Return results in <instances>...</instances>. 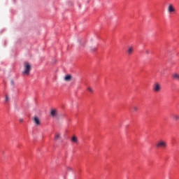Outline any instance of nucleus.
I'll list each match as a JSON object with an SVG mask.
<instances>
[{"label":"nucleus","instance_id":"2eb2a0df","mask_svg":"<svg viewBox=\"0 0 179 179\" xmlns=\"http://www.w3.org/2000/svg\"><path fill=\"white\" fill-rule=\"evenodd\" d=\"M90 50H91V51H96V50H97V48L91 47Z\"/></svg>","mask_w":179,"mask_h":179},{"label":"nucleus","instance_id":"39448f33","mask_svg":"<svg viewBox=\"0 0 179 179\" xmlns=\"http://www.w3.org/2000/svg\"><path fill=\"white\" fill-rule=\"evenodd\" d=\"M34 122H35V124L36 125H41V122H40V119L38 118V117L35 116L34 118Z\"/></svg>","mask_w":179,"mask_h":179},{"label":"nucleus","instance_id":"0eeeda50","mask_svg":"<svg viewBox=\"0 0 179 179\" xmlns=\"http://www.w3.org/2000/svg\"><path fill=\"white\" fill-rule=\"evenodd\" d=\"M64 80H66V82H71L72 80V76L71 75L66 76L64 78Z\"/></svg>","mask_w":179,"mask_h":179},{"label":"nucleus","instance_id":"9d476101","mask_svg":"<svg viewBox=\"0 0 179 179\" xmlns=\"http://www.w3.org/2000/svg\"><path fill=\"white\" fill-rule=\"evenodd\" d=\"M50 115H52V117H55V115H57V110L52 109L50 112Z\"/></svg>","mask_w":179,"mask_h":179},{"label":"nucleus","instance_id":"9b49d317","mask_svg":"<svg viewBox=\"0 0 179 179\" xmlns=\"http://www.w3.org/2000/svg\"><path fill=\"white\" fill-rule=\"evenodd\" d=\"M71 142H73V143H78V138L73 136L71 138Z\"/></svg>","mask_w":179,"mask_h":179},{"label":"nucleus","instance_id":"ddd939ff","mask_svg":"<svg viewBox=\"0 0 179 179\" xmlns=\"http://www.w3.org/2000/svg\"><path fill=\"white\" fill-rule=\"evenodd\" d=\"M173 120H174L175 121H178V120H179V116H178V115H173Z\"/></svg>","mask_w":179,"mask_h":179},{"label":"nucleus","instance_id":"dca6fc26","mask_svg":"<svg viewBox=\"0 0 179 179\" xmlns=\"http://www.w3.org/2000/svg\"><path fill=\"white\" fill-rule=\"evenodd\" d=\"M6 101H9V96L8 95H6Z\"/></svg>","mask_w":179,"mask_h":179},{"label":"nucleus","instance_id":"6ab92c4d","mask_svg":"<svg viewBox=\"0 0 179 179\" xmlns=\"http://www.w3.org/2000/svg\"><path fill=\"white\" fill-rule=\"evenodd\" d=\"M11 83H12V85H13V80H11Z\"/></svg>","mask_w":179,"mask_h":179},{"label":"nucleus","instance_id":"423d86ee","mask_svg":"<svg viewBox=\"0 0 179 179\" xmlns=\"http://www.w3.org/2000/svg\"><path fill=\"white\" fill-rule=\"evenodd\" d=\"M172 78L174 80L179 82V74L178 73H174L172 74Z\"/></svg>","mask_w":179,"mask_h":179},{"label":"nucleus","instance_id":"aec40b11","mask_svg":"<svg viewBox=\"0 0 179 179\" xmlns=\"http://www.w3.org/2000/svg\"><path fill=\"white\" fill-rule=\"evenodd\" d=\"M69 170H72V169H71V168H69Z\"/></svg>","mask_w":179,"mask_h":179},{"label":"nucleus","instance_id":"6e6552de","mask_svg":"<svg viewBox=\"0 0 179 179\" xmlns=\"http://www.w3.org/2000/svg\"><path fill=\"white\" fill-rule=\"evenodd\" d=\"M127 52L129 55H132V52H134V48L132 46L129 47Z\"/></svg>","mask_w":179,"mask_h":179},{"label":"nucleus","instance_id":"a211bd4d","mask_svg":"<svg viewBox=\"0 0 179 179\" xmlns=\"http://www.w3.org/2000/svg\"><path fill=\"white\" fill-rule=\"evenodd\" d=\"M20 122H23V119L20 120Z\"/></svg>","mask_w":179,"mask_h":179},{"label":"nucleus","instance_id":"4468645a","mask_svg":"<svg viewBox=\"0 0 179 179\" xmlns=\"http://www.w3.org/2000/svg\"><path fill=\"white\" fill-rule=\"evenodd\" d=\"M87 90L88 92H90V93H94V90H93V88L90 87H87Z\"/></svg>","mask_w":179,"mask_h":179},{"label":"nucleus","instance_id":"7ed1b4c3","mask_svg":"<svg viewBox=\"0 0 179 179\" xmlns=\"http://www.w3.org/2000/svg\"><path fill=\"white\" fill-rule=\"evenodd\" d=\"M162 89L161 85L159 84V83H156L153 85V90L155 91L157 93H159Z\"/></svg>","mask_w":179,"mask_h":179},{"label":"nucleus","instance_id":"20e7f679","mask_svg":"<svg viewBox=\"0 0 179 179\" xmlns=\"http://www.w3.org/2000/svg\"><path fill=\"white\" fill-rule=\"evenodd\" d=\"M168 12L169 13H174L176 12V8L173 4H169L168 6Z\"/></svg>","mask_w":179,"mask_h":179},{"label":"nucleus","instance_id":"1a4fd4ad","mask_svg":"<svg viewBox=\"0 0 179 179\" xmlns=\"http://www.w3.org/2000/svg\"><path fill=\"white\" fill-rule=\"evenodd\" d=\"M61 139V134L57 133L55 136V141H59Z\"/></svg>","mask_w":179,"mask_h":179},{"label":"nucleus","instance_id":"f03ea898","mask_svg":"<svg viewBox=\"0 0 179 179\" xmlns=\"http://www.w3.org/2000/svg\"><path fill=\"white\" fill-rule=\"evenodd\" d=\"M158 149H166L167 148V143L164 140H159L155 145Z\"/></svg>","mask_w":179,"mask_h":179},{"label":"nucleus","instance_id":"f257e3e1","mask_svg":"<svg viewBox=\"0 0 179 179\" xmlns=\"http://www.w3.org/2000/svg\"><path fill=\"white\" fill-rule=\"evenodd\" d=\"M31 71V66L29 63L25 62L24 64V71L22 72V75H27L29 76L30 75V71Z\"/></svg>","mask_w":179,"mask_h":179},{"label":"nucleus","instance_id":"f3484780","mask_svg":"<svg viewBox=\"0 0 179 179\" xmlns=\"http://www.w3.org/2000/svg\"><path fill=\"white\" fill-rule=\"evenodd\" d=\"M145 53H146L147 55H149V54H150L149 50H145Z\"/></svg>","mask_w":179,"mask_h":179},{"label":"nucleus","instance_id":"f8f14e48","mask_svg":"<svg viewBox=\"0 0 179 179\" xmlns=\"http://www.w3.org/2000/svg\"><path fill=\"white\" fill-rule=\"evenodd\" d=\"M132 110H133V111H134V113H136V111H138V110H139V108H138V106H134L132 107Z\"/></svg>","mask_w":179,"mask_h":179}]
</instances>
